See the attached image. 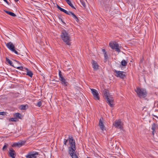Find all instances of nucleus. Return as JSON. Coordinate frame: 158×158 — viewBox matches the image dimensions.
I'll list each match as a JSON object with an SVG mask.
<instances>
[{"label":"nucleus","instance_id":"1","mask_svg":"<svg viewBox=\"0 0 158 158\" xmlns=\"http://www.w3.org/2000/svg\"><path fill=\"white\" fill-rule=\"evenodd\" d=\"M68 140L70 146L69 148V153L72 158H78L76 155L75 142L72 136L69 135Z\"/></svg>","mask_w":158,"mask_h":158},{"label":"nucleus","instance_id":"2","mask_svg":"<svg viewBox=\"0 0 158 158\" xmlns=\"http://www.w3.org/2000/svg\"><path fill=\"white\" fill-rule=\"evenodd\" d=\"M61 36L62 40L66 44L68 45H70V37L66 31L65 30L62 31L61 34Z\"/></svg>","mask_w":158,"mask_h":158},{"label":"nucleus","instance_id":"3","mask_svg":"<svg viewBox=\"0 0 158 158\" xmlns=\"http://www.w3.org/2000/svg\"><path fill=\"white\" fill-rule=\"evenodd\" d=\"M138 96L140 98H144L147 96V92L146 90L143 89H140L139 87L135 89Z\"/></svg>","mask_w":158,"mask_h":158},{"label":"nucleus","instance_id":"4","mask_svg":"<svg viewBox=\"0 0 158 158\" xmlns=\"http://www.w3.org/2000/svg\"><path fill=\"white\" fill-rule=\"evenodd\" d=\"M103 93L104 94V97H105V99L107 100V103L110 107H113L114 104L112 103L113 101V99L111 98L110 99L108 95V90L106 89H104L103 91Z\"/></svg>","mask_w":158,"mask_h":158},{"label":"nucleus","instance_id":"5","mask_svg":"<svg viewBox=\"0 0 158 158\" xmlns=\"http://www.w3.org/2000/svg\"><path fill=\"white\" fill-rule=\"evenodd\" d=\"M109 46L113 49L115 50V51L119 52H121L120 48H121L118 43L115 42H110L109 43Z\"/></svg>","mask_w":158,"mask_h":158},{"label":"nucleus","instance_id":"6","mask_svg":"<svg viewBox=\"0 0 158 158\" xmlns=\"http://www.w3.org/2000/svg\"><path fill=\"white\" fill-rule=\"evenodd\" d=\"M7 47L11 51L15 52L16 54H18V52L15 49V47L12 43L10 42L6 44Z\"/></svg>","mask_w":158,"mask_h":158},{"label":"nucleus","instance_id":"7","mask_svg":"<svg viewBox=\"0 0 158 158\" xmlns=\"http://www.w3.org/2000/svg\"><path fill=\"white\" fill-rule=\"evenodd\" d=\"M114 73H116V75H115L117 77H120L121 78L123 79L126 77V72L123 71H118L117 70H115L114 71Z\"/></svg>","mask_w":158,"mask_h":158},{"label":"nucleus","instance_id":"8","mask_svg":"<svg viewBox=\"0 0 158 158\" xmlns=\"http://www.w3.org/2000/svg\"><path fill=\"white\" fill-rule=\"evenodd\" d=\"M38 155V153L37 152H31L26 156V157L27 158H36Z\"/></svg>","mask_w":158,"mask_h":158},{"label":"nucleus","instance_id":"9","mask_svg":"<svg viewBox=\"0 0 158 158\" xmlns=\"http://www.w3.org/2000/svg\"><path fill=\"white\" fill-rule=\"evenodd\" d=\"M91 92L94 97V98L96 100H99L100 98L99 94L97 91L94 89H91Z\"/></svg>","mask_w":158,"mask_h":158},{"label":"nucleus","instance_id":"10","mask_svg":"<svg viewBox=\"0 0 158 158\" xmlns=\"http://www.w3.org/2000/svg\"><path fill=\"white\" fill-rule=\"evenodd\" d=\"M122 122L120 120H116L114 123L113 125L116 128L121 129L122 126Z\"/></svg>","mask_w":158,"mask_h":158},{"label":"nucleus","instance_id":"11","mask_svg":"<svg viewBox=\"0 0 158 158\" xmlns=\"http://www.w3.org/2000/svg\"><path fill=\"white\" fill-rule=\"evenodd\" d=\"M26 142L25 141H20L18 142V143H14L12 145V146H17L19 147H20L23 145H24Z\"/></svg>","mask_w":158,"mask_h":158},{"label":"nucleus","instance_id":"12","mask_svg":"<svg viewBox=\"0 0 158 158\" xmlns=\"http://www.w3.org/2000/svg\"><path fill=\"white\" fill-rule=\"evenodd\" d=\"M9 154L10 156L12 158H15L16 156L15 151L12 148L9 149Z\"/></svg>","mask_w":158,"mask_h":158},{"label":"nucleus","instance_id":"13","mask_svg":"<svg viewBox=\"0 0 158 158\" xmlns=\"http://www.w3.org/2000/svg\"><path fill=\"white\" fill-rule=\"evenodd\" d=\"M93 68L94 70L96 71L99 69V65L97 62L94 60H92L91 62Z\"/></svg>","mask_w":158,"mask_h":158},{"label":"nucleus","instance_id":"14","mask_svg":"<svg viewBox=\"0 0 158 158\" xmlns=\"http://www.w3.org/2000/svg\"><path fill=\"white\" fill-rule=\"evenodd\" d=\"M103 119L102 118H100L99 119V125L100 127V129L102 131L104 130H105V127L104 125L103 122Z\"/></svg>","mask_w":158,"mask_h":158},{"label":"nucleus","instance_id":"15","mask_svg":"<svg viewBox=\"0 0 158 158\" xmlns=\"http://www.w3.org/2000/svg\"><path fill=\"white\" fill-rule=\"evenodd\" d=\"M68 14H67V15H71L73 17V18L75 19V20L77 22H78L79 21V19L75 15L72 13V12L70 11H68Z\"/></svg>","mask_w":158,"mask_h":158},{"label":"nucleus","instance_id":"16","mask_svg":"<svg viewBox=\"0 0 158 158\" xmlns=\"http://www.w3.org/2000/svg\"><path fill=\"white\" fill-rule=\"evenodd\" d=\"M105 8L106 10L109 13H110V14L111 13V12H110V11H112V10H113V9H112L111 8V5H105Z\"/></svg>","mask_w":158,"mask_h":158},{"label":"nucleus","instance_id":"17","mask_svg":"<svg viewBox=\"0 0 158 158\" xmlns=\"http://www.w3.org/2000/svg\"><path fill=\"white\" fill-rule=\"evenodd\" d=\"M24 70L25 71V70H26L27 71V75L29 76V77H32V76H33V74L32 73V72H31L30 70H29L28 69H27V68H24Z\"/></svg>","mask_w":158,"mask_h":158},{"label":"nucleus","instance_id":"18","mask_svg":"<svg viewBox=\"0 0 158 158\" xmlns=\"http://www.w3.org/2000/svg\"><path fill=\"white\" fill-rule=\"evenodd\" d=\"M57 8L59 9L61 11H62L65 13L66 14H68V11H67L66 10L63 9L62 8H61L60 6H59L58 5H57Z\"/></svg>","mask_w":158,"mask_h":158},{"label":"nucleus","instance_id":"19","mask_svg":"<svg viewBox=\"0 0 158 158\" xmlns=\"http://www.w3.org/2000/svg\"><path fill=\"white\" fill-rule=\"evenodd\" d=\"M61 81V84L65 86H67L68 85V82L66 81L65 79L64 78L62 79H60Z\"/></svg>","mask_w":158,"mask_h":158},{"label":"nucleus","instance_id":"20","mask_svg":"<svg viewBox=\"0 0 158 158\" xmlns=\"http://www.w3.org/2000/svg\"><path fill=\"white\" fill-rule=\"evenodd\" d=\"M156 127V124L155 123H153L152 125V133L154 135V133L156 132L155 129Z\"/></svg>","mask_w":158,"mask_h":158},{"label":"nucleus","instance_id":"21","mask_svg":"<svg viewBox=\"0 0 158 158\" xmlns=\"http://www.w3.org/2000/svg\"><path fill=\"white\" fill-rule=\"evenodd\" d=\"M5 11L6 13L10 15L11 16H12L13 17H15L16 16V15L13 12L6 10H5Z\"/></svg>","mask_w":158,"mask_h":158},{"label":"nucleus","instance_id":"22","mask_svg":"<svg viewBox=\"0 0 158 158\" xmlns=\"http://www.w3.org/2000/svg\"><path fill=\"white\" fill-rule=\"evenodd\" d=\"M18 54H17L20 57H22L23 56H26L27 55V53L25 52L24 53H21V52L19 53L18 52Z\"/></svg>","mask_w":158,"mask_h":158},{"label":"nucleus","instance_id":"23","mask_svg":"<svg viewBox=\"0 0 158 158\" xmlns=\"http://www.w3.org/2000/svg\"><path fill=\"white\" fill-rule=\"evenodd\" d=\"M9 146V145L6 143H5L4 145L2 148V150L3 151H5L6 150Z\"/></svg>","mask_w":158,"mask_h":158},{"label":"nucleus","instance_id":"24","mask_svg":"<svg viewBox=\"0 0 158 158\" xmlns=\"http://www.w3.org/2000/svg\"><path fill=\"white\" fill-rule=\"evenodd\" d=\"M28 107L27 105H21L20 106V108L21 110H26Z\"/></svg>","mask_w":158,"mask_h":158},{"label":"nucleus","instance_id":"25","mask_svg":"<svg viewBox=\"0 0 158 158\" xmlns=\"http://www.w3.org/2000/svg\"><path fill=\"white\" fill-rule=\"evenodd\" d=\"M6 61L10 66L14 67V66L12 64V61H11L9 59L7 58H6Z\"/></svg>","mask_w":158,"mask_h":158},{"label":"nucleus","instance_id":"26","mask_svg":"<svg viewBox=\"0 0 158 158\" xmlns=\"http://www.w3.org/2000/svg\"><path fill=\"white\" fill-rule=\"evenodd\" d=\"M127 63V62L124 60H123L121 62V64L123 66H126Z\"/></svg>","mask_w":158,"mask_h":158},{"label":"nucleus","instance_id":"27","mask_svg":"<svg viewBox=\"0 0 158 158\" xmlns=\"http://www.w3.org/2000/svg\"><path fill=\"white\" fill-rule=\"evenodd\" d=\"M14 67L15 68H16L17 69H20V70H22V71H25L24 68H25V67H23V66L17 67V66H14Z\"/></svg>","mask_w":158,"mask_h":158},{"label":"nucleus","instance_id":"28","mask_svg":"<svg viewBox=\"0 0 158 158\" xmlns=\"http://www.w3.org/2000/svg\"><path fill=\"white\" fill-rule=\"evenodd\" d=\"M58 17L59 19L62 22V23L64 24H65V23L64 22L62 18L63 17L61 15H58Z\"/></svg>","mask_w":158,"mask_h":158},{"label":"nucleus","instance_id":"29","mask_svg":"<svg viewBox=\"0 0 158 158\" xmlns=\"http://www.w3.org/2000/svg\"><path fill=\"white\" fill-rule=\"evenodd\" d=\"M15 116L16 118H19L21 119V115L20 113H15Z\"/></svg>","mask_w":158,"mask_h":158},{"label":"nucleus","instance_id":"30","mask_svg":"<svg viewBox=\"0 0 158 158\" xmlns=\"http://www.w3.org/2000/svg\"><path fill=\"white\" fill-rule=\"evenodd\" d=\"M59 77L60 78V79H62V78H64V77H63V76L62 74V73L60 70H59Z\"/></svg>","mask_w":158,"mask_h":158},{"label":"nucleus","instance_id":"31","mask_svg":"<svg viewBox=\"0 0 158 158\" xmlns=\"http://www.w3.org/2000/svg\"><path fill=\"white\" fill-rule=\"evenodd\" d=\"M17 118H11L9 119V121L12 122H16L17 121Z\"/></svg>","mask_w":158,"mask_h":158},{"label":"nucleus","instance_id":"32","mask_svg":"<svg viewBox=\"0 0 158 158\" xmlns=\"http://www.w3.org/2000/svg\"><path fill=\"white\" fill-rule=\"evenodd\" d=\"M42 105V103L41 101H39L37 103V106L39 107H40Z\"/></svg>","mask_w":158,"mask_h":158},{"label":"nucleus","instance_id":"33","mask_svg":"<svg viewBox=\"0 0 158 158\" xmlns=\"http://www.w3.org/2000/svg\"><path fill=\"white\" fill-rule=\"evenodd\" d=\"M81 2V5L83 6L84 7H85L86 6L85 2L84 1H82Z\"/></svg>","mask_w":158,"mask_h":158},{"label":"nucleus","instance_id":"34","mask_svg":"<svg viewBox=\"0 0 158 158\" xmlns=\"http://www.w3.org/2000/svg\"><path fill=\"white\" fill-rule=\"evenodd\" d=\"M68 139H64V144L66 145H67V142L68 141Z\"/></svg>","mask_w":158,"mask_h":158},{"label":"nucleus","instance_id":"35","mask_svg":"<svg viewBox=\"0 0 158 158\" xmlns=\"http://www.w3.org/2000/svg\"><path fill=\"white\" fill-rule=\"evenodd\" d=\"M67 2L70 6H71L72 5V4L69 0H67Z\"/></svg>","mask_w":158,"mask_h":158},{"label":"nucleus","instance_id":"36","mask_svg":"<svg viewBox=\"0 0 158 158\" xmlns=\"http://www.w3.org/2000/svg\"><path fill=\"white\" fill-rule=\"evenodd\" d=\"M6 115V113L5 112H0V115Z\"/></svg>","mask_w":158,"mask_h":158},{"label":"nucleus","instance_id":"37","mask_svg":"<svg viewBox=\"0 0 158 158\" xmlns=\"http://www.w3.org/2000/svg\"><path fill=\"white\" fill-rule=\"evenodd\" d=\"M104 56L106 59L108 58V56L106 54V52H105L104 53Z\"/></svg>","mask_w":158,"mask_h":158},{"label":"nucleus","instance_id":"38","mask_svg":"<svg viewBox=\"0 0 158 158\" xmlns=\"http://www.w3.org/2000/svg\"><path fill=\"white\" fill-rule=\"evenodd\" d=\"M102 51L104 53L105 52H106V50L104 49H102Z\"/></svg>","mask_w":158,"mask_h":158},{"label":"nucleus","instance_id":"39","mask_svg":"<svg viewBox=\"0 0 158 158\" xmlns=\"http://www.w3.org/2000/svg\"><path fill=\"white\" fill-rule=\"evenodd\" d=\"M3 1L5 2L6 3H7L8 4H9V2H8L7 1V0H3Z\"/></svg>","mask_w":158,"mask_h":158},{"label":"nucleus","instance_id":"40","mask_svg":"<svg viewBox=\"0 0 158 158\" xmlns=\"http://www.w3.org/2000/svg\"><path fill=\"white\" fill-rule=\"evenodd\" d=\"M72 8L75 9V8L73 6V5L72 4L71 6H70Z\"/></svg>","mask_w":158,"mask_h":158},{"label":"nucleus","instance_id":"41","mask_svg":"<svg viewBox=\"0 0 158 158\" xmlns=\"http://www.w3.org/2000/svg\"><path fill=\"white\" fill-rule=\"evenodd\" d=\"M14 0L16 2H17L19 1V0Z\"/></svg>","mask_w":158,"mask_h":158},{"label":"nucleus","instance_id":"42","mask_svg":"<svg viewBox=\"0 0 158 158\" xmlns=\"http://www.w3.org/2000/svg\"><path fill=\"white\" fill-rule=\"evenodd\" d=\"M154 116L156 118H157V117L156 116Z\"/></svg>","mask_w":158,"mask_h":158},{"label":"nucleus","instance_id":"43","mask_svg":"<svg viewBox=\"0 0 158 158\" xmlns=\"http://www.w3.org/2000/svg\"><path fill=\"white\" fill-rule=\"evenodd\" d=\"M14 61H15L16 62H17L16 60H14Z\"/></svg>","mask_w":158,"mask_h":158},{"label":"nucleus","instance_id":"44","mask_svg":"<svg viewBox=\"0 0 158 158\" xmlns=\"http://www.w3.org/2000/svg\"><path fill=\"white\" fill-rule=\"evenodd\" d=\"M66 2H67V0H65Z\"/></svg>","mask_w":158,"mask_h":158},{"label":"nucleus","instance_id":"45","mask_svg":"<svg viewBox=\"0 0 158 158\" xmlns=\"http://www.w3.org/2000/svg\"><path fill=\"white\" fill-rule=\"evenodd\" d=\"M87 158H90V157H87Z\"/></svg>","mask_w":158,"mask_h":158}]
</instances>
